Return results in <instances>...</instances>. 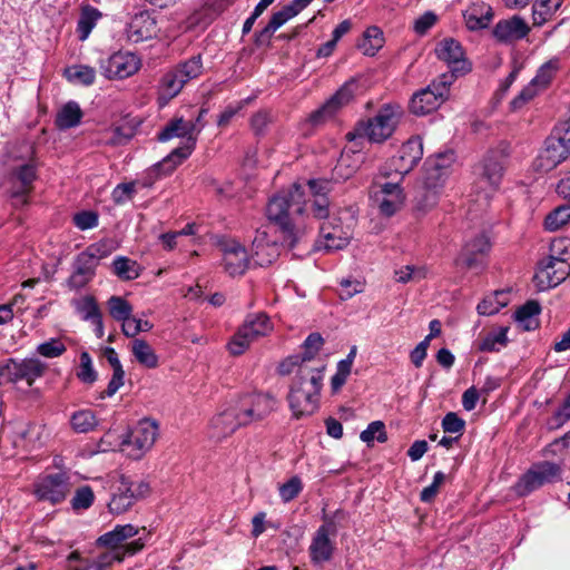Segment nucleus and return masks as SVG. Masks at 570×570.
Instances as JSON below:
<instances>
[{
    "instance_id": "a211bd4d",
    "label": "nucleus",
    "mask_w": 570,
    "mask_h": 570,
    "mask_svg": "<svg viewBox=\"0 0 570 570\" xmlns=\"http://www.w3.org/2000/svg\"><path fill=\"white\" fill-rule=\"evenodd\" d=\"M357 89L356 79L347 80L321 108L311 114L309 121L316 126L331 118L338 108L353 99Z\"/></svg>"
},
{
    "instance_id": "49530a36",
    "label": "nucleus",
    "mask_w": 570,
    "mask_h": 570,
    "mask_svg": "<svg viewBox=\"0 0 570 570\" xmlns=\"http://www.w3.org/2000/svg\"><path fill=\"white\" fill-rule=\"evenodd\" d=\"M108 308L110 316L125 324L130 320L132 313V306L121 296H111L108 302Z\"/></svg>"
},
{
    "instance_id": "4468645a",
    "label": "nucleus",
    "mask_w": 570,
    "mask_h": 570,
    "mask_svg": "<svg viewBox=\"0 0 570 570\" xmlns=\"http://www.w3.org/2000/svg\"><path fill=\"white\" fill-rule=\"evenodd\" d=\"M491 250V243L485 234H478L468 240L454 261L456 266L468 269L482 271Z\"/></svg>"
},
{
    "instance_id": "473e14b6",
    "label": "nucleus",
    "mask_w": 570,
    "mask_h": 570,
    "mask_svg": "<svg viewBox=\"0 0 570 570\" xmlns=\"http://www.w3.org/2000/svg\"><path fill=\"white\" fill-rule=\"evenodd\" d=\"M82 111L75 101L67 102L57 114L55 124L60 130L76 127L80 124Z\"/></svg>"
},
{
    "instance_id": "c9c22d12",
    "label": "nucleus",
    "mask_w": 570,
    "mask_h": 570,
    "mask_svg": "<svg viewBox=\"0 0 570 570\" xmlns=\"http://www.w3.org/2000/svg\"><path fill=\"white\" fill-rule=\"evenodd\" d=\"M99 424V420L96 414L88 409L78 410L70 416L71 429L76 433H89L96 430Z\"/></svg>"
},
{
    "instance_id": "052dcab7",
    "label": "nucleus",
    "mask_w": 570,
    "mask_h": 570,
    "mask_svg": "<svg viewBox=\"0 0 570 570\" xmlns=\"http://www.w3.org/2000/svg\"><path fill=\"white\" fill-rule=\"evenodd\" d=\"M114 249H115V247H114L112 243L110 240L105 239V240H100V242L89 245L83 250V253H86L88 256H90L91 259L95 261V263L97 265H99V262L102 258H106L107 256H109Z\"/></svg>"
},
{
    "instance_id": "6e6552de",
    "label": "nucleus",
    "mask_w": 570,
    "mask_h": 570,
    "mask_svg": "<svg viewBox=\"0 0 570 570\" xmlns=\"http://www.w3.org/2000/svg\"><path fill=\"white\" fill-rule=\"evenodd\" d=\"M561 465L550 461L534 463L518 481L514 490L525 497L547 483L561 480Z\"/></svg>"
},
{
    "instance_id": "e2e57ef3",
    "label": "nucleus",
    "mask_w": 570,
    "mask_h": 570,
    "mask_svg": "<svg viewBox=\"0 0 570 570\" xmlns=\"http://www.w3.org/2000/svg\"><path fill=\"white\" fill-rule=\"evenodd\" d=\"M77 376L83 383L92 384L97 380V372L92 366V361L88 352L80 354V370Z\"/></svg>"
},
{
    "instance_id": "bf43d9fd",
    "label": "nucleus",
    "mask_w": 570,
    "mask_h": 570,
    "mask_svg": "<svg viewBox=\"0 0 570 570\" xmlns=\"http://www.w3.org/2000/svg\"><path fill=\"white\" fill-rule=\"evenodd\" d=\"M360 439L367 444L372 443L374 440H377L380 443L386 442L387 435L384 423L382 421H374L370 423L361 433Z\"/></svg>"
},
{
    "instance_id": "423d86ee",
    "label": "nucleus",
    "mask_w": 570,
    "mask_h": 570,
    "mask_svg": "<svg viewBox=\"0 0 570 570\" xmlns=\"http://www.w3.org/2000/svg\"><path fill=\"white\" fill-rule=\"evenodd\" d=\"M453 76L441 75L426 88L416 92L410 102V109L414 115L422 116L438 109L449 97Z\"/></svg>"
},
{
    "instance_id": "7c9ffc66",
    "label": "nucleus",
    "mask_w": 570,
    "mask_h": 570,
    "mask_svg": "<svg viewBox=\"0 0 570 570\" xmlns=\"http://www.w3.org/2000/svg\"><path fill=\"white\" fill-rule=\"evenodd\" d=\"M185 85L186 82L180 77L176 68L174 67L169 69L167 72L163 75L159 81V100L168 102L183 90Z\"/></svg>"
},
{
    "instance_id": "338daca9",
    "label": "nucleus",
    "mask_w": 570,
    "mask_h": 570,
    "mask_svg": "<svg viewBox=\"0 0 570 570\" xmlns=\"http://www.w3.org/2000/svg\"><path fill=\"white\" fill-rule=\"evenodd\" d=\"M136 194L135 183H122L118 184L112 193L111 198L115 204L121 205L130 199H132L134 195Z\"/></svg>"
},
{
    "instance_id": "2f4dec72",
    "label": "nucleus",
    "mask_w": 570,
    "mask_h": 570,
    "mask_svg": "<svg viewBox=\"0 0 570 570\" xmlns=\"http://www.w3.org/2000/svg\"><path fill=\"white\" fill-rule=\"evenodd\" d=\"M335 550V543L323 533H314L308 548L309 557L313 563L320 564L332 559Z\"/></svg>"
},
{
    "instance_id": "79ce46f5",
    "label": "nucleus",
    "mask_w": 570,
    "mask_h": 570,
    "mask_svg": "<svg viewBox=\"0 0 570 570\" xmlns=\"http://www.w3.org/2000/svg\"><path fill=\"white\" fill-rule=\"evenodd\" d=\"M112 272L122 281L136 279L140 275V267L136 261L118 256L112 262Z\"/></svg>"
},
{
    "instance_id": "1a4fd4ad",
    "label": "nucleus",
    "mask_w": 570,
    "mask_h": 570,
    "mask_svg": "<svg viewBox=\"0 0 570 570\" xmlns=\"http://www.w3.org/2000/svg\"><path fill=\"white\" fill-rule=\"evenodd\" d=\"M234 403L245 426L265 420L277 406L276 399L268 393L244 394Z\"/></svg>"
},
{
    "instance_id": "aec40b11",
    "label": "nucleus",
    "mask_w": 570,
    "mask_h": 570,
    "mask_svg": "<svg viewBox=\"0 0 570 570\" xmlns=\"http://www.w3.org/2000/svg\"><path fill=\"white\" fill-rule=\"evenodd\" d=\"M7 370L9 382L26 381L28 386H32L37 379L43 376L47 365L38 358H24L19 362L10 358L7 362Z\"/></svg>"
},
{
    "instance_id": "dca6fc26",
    "label": "nucleus",
    "mask_w": 570,
    "mask_h": 570,
    "mask_svg": "<svg viewBox=\"0 0 570 570\" xmlns=\"http://www.w3.org/2000/svg\"><path fill=\"white\" fill-rule=\"evenodd\" d=\"M435 53L440 60L448 63L450 72L445 75L453 76V80L472 69L471 63L464 57L461 43L452 38L442 40L435 48Z\"/></svg>"
},
{
    "instance_id": "bb28decb",
    "label": "nucleus",
    "mask_w": 570,
    "mask_h": 570,
    "mask_svg": "<svg viewBox=\"0 0 570 570\" xmlns=\"http://www.w3.org/2000/svg\"><path fill=\"white\" fill-rule=\"evenodd\" d=\"M245 426L235 403L212 420V438L217 440L232 435L237 429Z\"/></svg>"
},
{
    "instance_id": "4c0bfd02",
    "label": "nucleus",
    "mask_w": 570,
    "mask_h": 570,
    "mask_svg": "<svg viewBox=\"0 0 570 570\" xmlns=\"http://www.w3.org/2000/svg\"><path fill=\"white\" fill-rule=\"evenodd\" d=\"M100 17V11L91 6H87L81 10L77 22V33L80 41H85L89 37Z\"/></svg>"
},
{
    "instance_id": "f03ea898",
    "label": "nucleus",
    "mask_w": 570,
    "mask_h": 570,
    "mask_svg": "<svg viewBox=\"0 0 570 570\" xmlns=\"http://www.w3.org/2000/svg\"><path fill=\"white\" fill-rule=\"evenodd\" d=\"M203 125L197 127L193 120H185L183 117L173 118L158 132L159 141H168L173 138H185L183 146L175 148L167 157L150 169V175L156 178L171 174L175 168L189 157L196 146L197 136Z\"/></svg>"
},
{
    "instance_id": "cd10ccee",
    "label": "nucleus",
    "mask_w": 570,
    "mask_h": 570,
    "mask_svg": "<svg viewBox=\"0 0 570 570\" xmlns=\"http://www.w3.org/2000/svg\"><path fill=\"white\" fill-rule=\"evenodd\" d=\"M530 31L527 22L519 16L500 20L493 28V36L500 42H513L528 36Z\"/></svg>"
},
{
    "instance_id": "680f3d73",
    "label": "nucleus",
    "mask_w": 570,
    "mask_h": 570,
    "mask_svg": "<svg viewBox=\"0 0 570 570\" xmlns=\"http://www.w3.org/2000/svg\"><path fill=\"white\" fill-rule=\"evenodd\" d=\"M67 351L66 345L59 338H50L37 346V352L43 357L55 358L62 355Z\"/></svg>"
},
{
    "instance_id": "ddd939ff",
    "label": "nucleus",
    "mask_w": 570,
    "mask_h": 570,
    "mask_svg": "<svg viewBox=\"0 0 570 570\" xmlns=\"http://www.w3.org/2000/svg\"><path fill=\"white\" fill-rule=\"evenodd\" d=\"M140 67V58L130 51H118L99 61L100 72L109 80L129 78L135 75Z\"/></svg>"
},
{
    "instance_id": "ea45409f",
    "label": "nucleus",
    "mask_w": 570,
    "mask_h": 570,
    "mask_svg": "<svg viewBox=\"0 0 570 570\" xmlns=\"http://www.w3.org/2000/svg\"><path fill=\"white\" fill-rule=\"evenodd\" d=\"M13 176L21 185V190L14 193V196H26L32 189V183L37 178L35 164L27 163L16 167L13 170Z\"/></svg>"
},
{
    "instance_id": "774afa93",
    "label": "nucleus",
    "mask_w": 570,
    "mask_h": 570,
    "mask_svg": "<svg viewBox=\"0 0 570 570\" xmlns=\"http://www.w3.org/2000/svg\"><path fill=\"white\" fill-rule=\"evenodd\" d=\"M465 428V421L454 412H449L442 420V429L445 433H458L461 435Z\"/></svg>"
},
{
    "instance_id": "4d7b16f0",
    "label": "nucleus",
    "mask_w": 570,
    "mask_h": 570,
    "mask_svg": "<svg viewBox=\"0 0 570 570\" xmlns=\"http://www.w3.org/2000/svg\"><path fill=\"white\" fill-rule=\"evenodd\" d=\"M95 494L89 485H82L75 491L70 503L71 508L76 511L87 510L94 503Z\"/></svg>"
},
{
    "instance_id": "c03bdc74",
    "label": "nucleus",
    "mask_w": 570,
    "mask_h": 570,
    "mask_svg": "<svg viewBox=\"0 0 570 570\" xmlns=\"http://www.w3.org/2000/svg\"><path fill=\"white\" fill-rule=\"evenodd\" d=\"M507 304V293L504 291H497L492 295L483 298L478 304L476 311L480 315H493L497 314Z\"/></svg>"
},
{
    "instance_id": "5fc2aeb1",
    "label": "nucleus",
    "mask_w": 570,
    "mask_h": 570,
    "mask_svg": "<svg viewBox=\"0 0 570 570\" xmlns=\"http://www.w3.org/2000/svg\"><path fill=\"white\" fill-rule=\"evenodd\" d=\"M570 420V394L563 400L560 406L553 412L547 421L549 430L560 429Z\"/></svg>"
},
{
    "instance_id": "f704fd0d",
    "label": "nucleus",
    "mask_w": 570,
    "mask_h": 570,
    "mask_svg": "<svg viewBox=\"0 0 570 570\" xmlns=\"http://www.w3.org/2000/svg\"><path fill=\"white\" fill-rule=\"evenodd\" d=\"M383 45L384 37L382 30L376 26H372L364 31L363 38L358 42L357 47L364 55L372 57L383 47Z\"/></svg>"
},
{
    "instance_id": "69168bd1",
    "label": "nucleus",
    "mask_w": 570,
    "mask_h": 570,
    "mask_svg": "<svg viewBox=\"0 0 570 570\" xmlns=\"http://www.w3.org/2000/svg\"><path fill=\"white\" fill-rule=\"evenodd\" d=\"M151 328H153V324L150 322L142 321L140 318H136L132 316H130V320L125 322V324H122V326H121L122 333L127 337H135L140 332H148Z\"/></svg>"
},
{
    "instance_id": "864d4df0",
    "label": "nucleus",
    "mask_w": 570,
    "mask_h": 570,
    "mask_svg": "<svg viewBox=\"0 0 570 570\" xmlns=\"http://www.w3.org/2000/svg\"><path fill=\"white\" fill-rule=\"evenodd\" d=\"M428 275V268L425 266L406 265L395 271V279L399 283H407L411 281L424 279Z\"/></svg>"
},
{
    "instance_id": "3c124183",
    "label": "nucleus",
    "mask_w": 570,
    "mask_h": 570,
    "mask_svg": "<svg viewBox=\"0 0 570 570\" xmlns=\"http://www.w3.org/2000/svg\"><path fill=\"white\" fill-rule=\"evenodd\" d=\"M76 311L81 315L83 321L92 322L101 315L100 309L94 296H85L75 302Z\"/></svg>"
},
{
    "instance_id": "20e7f679",
    "label": "nucleus",
    "mask_w": 570,
    "mask_h": 570,
    "mask_svg": "<svg viewBox=\"0 0 570 570\" xmlns=\"http://www.w3.org/2000/svg\"><path fill=\"white\" fill-rule=\"evenodd\" d=\"M403 111L397 105H384L376 115L367 120H361L354 129L346 134L348 141L367 139L370 142H383L396 129Z\"/></svg>"
},
{
    "instance_id": "2eb2a0df",
    "label": "nucleus",
    "mask_w": 570,
    "mask_h": 570,
    "mask_svg": "<svg viewBox=\"0 0 570 570\" xmlns=\"http://www.w3.org/2000/svg\"><path fill=\"white\" fill-rule=\"evenodd\" d=\"M570 274L569 264L554 256L541 261L539 271L535 273L533 281L539 291H546L558 286Z\"/></svg>"
},
{
    "instance_id": "de8ad7c7",
    "label": "nucleus",
    "mask_w": 570,
    "mask_h": 570,
    "mask_svg": "<svg viewBox=\"0 0 570 570\" xmlns=\"http://www.w3.org/2000/svg\"><path fill=\"white\" fill-rule=\"evenodd\" d=\"M441 193L439 189L422 185L415 196V208L422 212L430 210L438 204Z\"/></svg>"
},
{
    "instance_id": "e433bc0d",
    "label": "nucleus",
    "mask_w": 570,
    "mask_h": 570,
    "mask_svg": "<svg viewBox=\"0 0 570 570\" xmlns=\"http://www.w3.org/2000/svg\"><path fill=\"white\" fill-rule=\"evenodd\" d=\"M131 353L140 365L148 368L157 367L158 356L145 340L135 338L131 342Z\"/></svg>"
},
{
    "instance_id": "8fccbe9b",
    "label": "nucleus",
    "mask_w": 570,
    "mask_h": 570,
    "mask_svg": "<svg viewBox=\"0 0 570 570\" xmlns=\"http://www.w3.org/2000/svg\"><path fill=\"white\" fill-rule=\"evenodd\" d=\"M323 344L324 338L320 333H311L303 343L304 352L299 355L301 366L303 364L309 365L308 363L314 360Z\"/></svg>"
},
{
    "instance_id": "f8f14e48",
    "label": "nucleus",
    "mask_w": 570,
    "mask_h": 570,
    "mask_svg": "<svg viewBox=\"0 0 570 570\" xmlns=\"http://www.w3.org/2000/svg\"><path fill=\"white\" fill-rule=\"evenodd\" d=\"M158 436V424L151 420L140 421L122 441V451L134 460H139L151 449Z\"/></svg>"
},
{
    "instance_id": "72a5a7b5",
    "label": "nucleus",
    "mask_w": 570,
    "mask_h": 570,
    "mask_svg": "<svg viewBox=\"0 0 570 570\" xmlns=\"http://www.w3.org/2000/svg\"><path fill=\"white\" fill-rule=\"evenodd\" d=\"M541 312V306L537 301H528L520 306L514 313V320L523 330L531 331L537 328L538 321L534 318Z\"/></svg>"
},
{
    "instance_id": "09e8293b",
    "label": "nucleus",
    "mask_w": 570,
    "mask_h": 570,
    "mask_svg": "<svg viewBox=\"0 0 570 570\" xmlns=\"http://www.w3.org/2000/svg\"><path fill=\"white\" fill-rule=\"evenodd\" d=\"M570 220V204L562 205L552 210L544 219L547 230L554 232L560 229Z\"/></svg>"
},
{
    "instance_id": "6ab92c4d",
    "label": "nucleus",
    "mask_w": 570,
    "mask_h": 570,
    "mask_svg": "<svg viewBox=\"0 0 570 570\" xmlns=\"http://www.w3.org/2000/svg\"><path fill=\"white\" fill-rule=\"evenodd\" d=\"M373 203L385 217L395 215L404 205L405 195L399 183H385L373 194Z\"/></svg>"
},
{
    "instance_id": "a18cd8bd",
    "label": "nucleus",
    "mask_w": 570,
    "mask_h": 570,
    "mask_svg": "<svg viewBox=\"0 0 570 570\" xmlns=\"http://www.w3.org/2000/svg\"><path fill=\"white\" fill-rule=\"evenodd\" d=\"M175 68L187 83L188 81L198 78L203 73L204 66L202 56H193L189 59L176 65Z\"/></svg>"
},
{
    "instance_id": "13d9d810",
    "label": "nucleus",
    "mask_w": 570,
    "mask_h": 570,
    "mask_svg": "<svg viewBox=\"0 0 570 570\" xmlns=\"http://www.w3.org/2000/svg\"><path fill=\"white\" fill-rule=\"evenodd\" d=\"M303 490V482L299 476L294 475L278 488L279 497L284 503L293 501Z\"/></svg>"
},
{
    "instance_id": "c85d7f7f",
    "label": "nucleus",
    "mask_w": 570,
    "mask_h": 570,
    "mask_svg": "<svg viewBox=\"0 0 570 570\" xmlns=\"http://www.w3.org/2000/svg\"><path fill=\"white\" fill-rule=\"evenodd\" d=\"M157 33L156 20L146 11L135 14L127 27V37L131 42L151 39Z\"/></svg>"
},
{
    "instance_id": "f257e3e1",
    "label": "nucleus",
    "mask_w": 570,
    "mask_h": 570,
    "mask_svg": "<svg viewBox=\"0 0 570 570\" xmlns=\"http://www.w3.org/2000/svg\"><path fill=\"white\" fill-rule=\"evenodd\" d=\"M307 185L314 197L312 202L306 199L303 187L294 184L291 188L281 190L267 204L268 219L281 227L283 243L291 249L298 246L305 237V230L299 228V219L304 214H312L317 219L328 217L330 202L326 195L331 190V181L311 179Z\"/></svg>"
},
{
    "instance_id": "b1692460",
    "label": "nucleus",
    "mask_w": 570,
    "mask_h": 570,
    "mask_svg": "<svg viewBox=\"0 0 570 570\" xmlns=\"http://www.w3.org/2000/svg\"><path fill=\"white\" fill-rule=\"evenodd\" d=\"M423 156V142L420 137H412L404 142L399 156L392 159L394 170L401 176L410 173Z\"/></svg>"
},
{
    "instance_id": "9d476101",
    "label": "nucleus",
    "mask_w": 570,
    "mask_h": 570,
    "mask_svg": "<svg viewBox=\"0 0 570 570\" xmlns=\"http://www.w3.org/2000/svg\"><path fill=\"white\" fill-rule=\"evenodd\" d=\"M71 489L70 476L66 472H57L38 478L33 484V494L38 501L56 505L67 499Z\"/></svg>"
},
{
    "instance_id": "f3484780",
    "label": "nucleus",
    "mask_w": 570,
    "mask_h": 570,
    "mask_svg": "<svg viewBox=\"0 0 570 570\" xmlns=\"http://www.w3.org/2000/svg\"><path fill=\"white\" fill-rule=\"evenodd\" d=\"M570 150L567 148L559 135H551L544 140V146L532 163L533 169L538 173H549L562 163Z\"/></svg>"
},
{
    "instance_id": "a878e982",
    "label": "nucleus",
    "mask_w": 570,
    "mask_h": 570,
    "mask_svg": "<svg viewBox=\"0 0 570 570\" xmlns=\"http://www.w3.org/2000/svg\"><path fill=\"white\" fill-rule=\"evenodd\" d=\"M321 238L316 243L317 249L326 252L340 250L350 244L351 236L343 227L333 222H324L320 226Z\"/></svg>"
},
{
    "instance_id": "c756f323",
    "label": "nucleus",
    "mask_w": 570,
    "mask_h": 570,
    "mask_svg": "<svg viewBox=\"0 0 570 570\" xmlns=\"http://www.w3.org/2000/svg\"><path fill=\"white\" fill-rule=\"evenodd\" d=\"M463 17L468 29L475 31L490 24L493 10L485 3L473 4L463 13Z\"/></svg>"
},
{
    "instance_id": "412c9836",
    "label": "nucleus",
    "mask_w": 570,
    "mask_h": 570,
    "mask_svg": "<svg viewBox=\"0 0 570 570\" xmlns=\"http://www.w3.org/2000/svg\"><path fill=\"white\" fill-rule=\"evenodd\" d=\"M350 147H345L332 170V180H346L361 167L364 161V155L361 151L362 142L360 140L351 141Z\"/></svg>"
},
{
    "instance_id": "0e129e2a",
    "label": "nucleus",
    "mask_w": 570,
    "mask_h": 570,
    "mask_svg": "<svg viewBox=\"0 0 570 570\" xmlns=\"http://www.w3.org/2000/svg\"><path fill=\"white\" fill-rule=\"evenodd\" d=\"M97 267L98 265L95 263V261H92L91 257L83 252L79 253L73 262V269H76L79 275L83 274L91 279L96 275Z\"/></svg>"
},
{
    "instance_id": "39448f33",
    "label": "nucleus",
    "mask_w": 570,
    "mask_h": 570,
    "mask_svg": "<svg viewBox=\"0 0 570 570\" xmlns=\"http://www.w3.org/2000/svg\"><path fill=\"white\" fill-rule=\"evenodd\" d=\"M508 157L505 148L500 150L489 151L483 160L475 168L478 179L474 183V189L479 195L476 200L482 202L484 205L489 204L492 195L498 190L504 170V159Z\"/></svg>"
},
{
    "instance_id": "0eeeda50",
    "label": "nucleus",
    "mask_w": 570,
    "mask_h": 570,
    "mask_svg": "<svg viewBox=\"0 0 570 570\" xmlns=\"http://www.w3.org/2000/svg\"><path fill=\"white\" fill-rule=\"evenodd\" d=\"M272 328V323L266 314L258 313L247 315L243 325L228 343L230 354H243L253 341L261 336H266Z\"/></svg>"
},
{
    "instance_id": "9b49d317",
    "label": "nucleus",
    "mask_w": 570,
    "mask_h": 570,
    "mask_svg": "<svg viewBox=\"0 0 570 570\" xmlns=\"http://www.w3.org/2000/svg\"><path fill=\"white\" fill-rule=\"evenodd\" d=\"M149 484L145 481H132L128 476L120 475L118 484L114 489L108 509L114 514H120L131 508L139 499L149 493Z\"/></svg>"
},
{
    "instance_id": "6e6d98bb",
    "label": "nucleus",
    "mask_w": 570,
    "mask_h": 570,
    "mask_svg": "<svg viewBox=\"0 0 570 570\" xmlns=\"http://www.w3.org/2000/svg\"><path fill=\"white\" fill-rule=\"evenodd\" d=\"M273 122L272 112L267 109H261L252 115L249 126L255 136H264L267 127Z\"/></svg>"
},
{
    "instance_id": "5701e85b",
    "label": "nucleus",
    "mask_w": 570,
    "mask_h": 570,
    "mask_svg": "<svg viewBox=\"0 0 570 570\" xmlns=\"http://www.w3.org/2000/svg\"><path fill=\"white\" fill-rule=\"evenodd\" d=\"M279 256V248L275 240L268 239L265 229H257L252 243L250 262L255 266L266 267L273 264Z\"/></svg>"
},
{
    "instance_id": "7ed1b4c3",
    "label": "nucleus",
    "mask_w": 570,
    "mask_h": 570,
    "mask_svg": "<svg viewBox=\"0 0 570 570\" xmlns=\"http://www.w3.org/2000/svg\"><path fill=\"white\" fill-rule=\"evenodd\" d=\"M324 366L303 364L294 377L288 394L289 406L295 417L313 414L318 409Z\"/></svg>"
},
{
    "instance_id": "393cba45",
    "label": "nucleus",
    "mask_w": 570,
    "mask_h": 570,
    "mask_svg": "<svg viewBox=\"0 0 570 570\" xmlns=\"http://www.w3.org/2000/svg\"><path fill=\"white\" fill-rule=\"evenodd\" d=\"M453 160V153L439 155L434 160H426L424 164V176L422 185L428 188H435L442 191L449 175V164Z\"/></svg>"
},
{
    "instance_id": "4be33fe9",
    "label": "nucleus",
    "mask_w": 570,
    "mask_h": 570,
    "mask_svg": "<svg viewBox=\"0 0 570 570\" xmlns=\"http://www.w3.org/2000/svg\"><path fill=\"white\" fill-rule=\"evenodd\" d=\"M225 271L230 276L243 275L249 267L250 259L246 248L235 239H228L220 244Z\"/></svg>"
},
{
    "instance_id": "603ef678",
    "label": "nucleus",
    "mask_w": 570,
    "mask_h": 570,
    "mask_svg": "<svg viewBox=\"0 0 570 570\" xmlns=\"http://www.w3.org/2000/svg\"><path fill=\"white\" fill-rule=\"evenodd\" d=\"M115 561L121 562V556H119V552H105L100 554L96 560L87 561L85 564L76 567L71 570H105Z\"/></svg>"
},
{
    "instance_id": "a19ab883",
    "label": "nucleus",
    "mask_w": 570,
    "mask_h": 570,
    "mask_svg": "<svg viewBox=\"0 0 570 570\" xmlns=\"http://www.w3.org/2000/svg\"><path fill=\"white\" fill-rule=\"evenodd\" d=\"M508 326L499 327L497 331L489 332L479 343V350L481 352H498L501 347L507 346L508 340Z\"/></svg>"
},
{
    "instance_id": "37998d69",
    "label": "nucleus",
    "mask_w": 570,
    "mask_h": 570,
    "mask_svg": "<svg viewBox=\"0 0 570 570\" xmlns=\"http://www.w3.org/2000/svg\"><path fill=\"white\" fill-rule=\"evenodd\" d=\"M65 76L70 82L91 86L96 80V70L86 65H76L66 68Z\"/></svg>"
},
{
    "instance_id": "58836bf2",
    "label": "nucleus",
    "mask_w": 570,
    "mask_h": 570,
    "mask_svg": "<svg viewBox=\"0 0 570 570\" xmlns=\"http://www.w3.org/2000/svg\"><path fill=\"white\" fill-rule=\"evenodd\" d=\"M563 0H537L532 6L534 26H542L557 12Z\"/></svg>"
}]
</instances>
